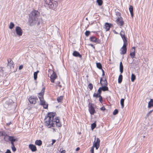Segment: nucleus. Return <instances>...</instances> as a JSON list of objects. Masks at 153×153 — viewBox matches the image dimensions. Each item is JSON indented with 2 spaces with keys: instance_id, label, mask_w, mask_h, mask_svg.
I'll list each match as a JSON object with an SVG mask.
<instances>
[{
  "instance_id": "nucleus-1",
  "label": "nucleus",
  "mask_w": 153,
  "mask_h": 153,
  "mask_svg": "<svg viewBox=\"0 0 153 153\" xmlns=\"http://www.w3.org/2000/svg\"><path fill=\"white\" fill-rule=\"evenodd\" d=\"M55 117V114L51 112L48 113V116L45 119V124L46 126L49 128L53 126L54 124H56L57 126L60 127L61 124L59 122V119L58 118Z\"/></svg>"
},
{
  "instance_id": "nucleus-2",
  "label": "nucleus",
  "mask_w": 153,
  "mask_h": 153,
  "mask_svg": "<svg viewBox=\"0 0 153 153\" xmlns=\"http://www.w3.org/2000/svg\"><path fill=\"white\" fill-rule=\"evenodd\" d=\"M39 13L37 11L33 10L30 13L29 15V22L31 25H33L36 23L39 25V22H38L39 17Z\"/></svg>"
},
{
  "instance_id": "nucleus-3",
  "label": "nucleus",
  "mask_w": 153,
  "mask_h": 153,
  "mask_svg": "<svg viewBox=\"0 0 153 153\" xmlns=\"http://www.w3.org/2000/svg\"><path fill=\"white\" fill-rule=\"evenodd\" d=\"M120 35L121 36L123 41V45L120 49L121 52L120 53L121 54H125L126 52V46L127 45V38L125 36V32L124 31L121 30L120 33Z\"/></svg>"
},
{
  "instance_id": "nucleus-4",
  "label": "nucleus",
  "mask_w": 153,
  "mask_h": 153,
  "mask_svg": "<svg viewBox=\"0 0 153 153\" xmlns=\"http://www.w3.org/2000/svg\"><path fill=\"white\" fill-rule=\"evenodd\" d=\"M44 5L46 7L55 9L58 5L57 3L53 0H44Z\"/></svg>"
},
{
  "instance_id": "nucleus-5",
  "label": "nucleus",
  "mask_w": 153,
  "mask_h": 153,
  "mask_svg": "<svg viewBox=\"0 0 153 153\" xmlns=\"http://www.w3.org/2000/svg\"><path fill=\"white\" fill-rule=\"evenodd\" d=\"M100 139L98 138H96V137H95L94 141L93 144V146L96 148V149H97L100 146Z\"/></svg>"
},
{
  "instance_id": "nucleus-6",
  "label": "nucleus",
  "mask_w": 153,
  "mask_h": 153,
  "mask_svg": "<svg viewBox=\"0 0 153 153\" xmlns=\"http://www.w3.org/2000/svg\"><path fill=\"white\" fill-rule=\"evenodd\" d=\"M38 98L36 97L31 96L28 99L30 103L32 104H35L36 103Z\"/></svg>"
},
{
  "instance_id": "nucleus-7",
  "label": "nucleus",
  "mask_w": 153,
  "mask_h": 153,
  "mask_svg": "<svg viewBox=\"0 0 153 153\" xmlns=\"http://www.w3.org/2000/svg\"><path fill=\"white\" fill-rule=\"evenodd\" d=\"M16 31L17 34L19 36H21L22 34V31L20 27L17 26L16 28Z\"/></svg>"
},
{
  "instance_id": "nucleus-8",
  "label": "nucleus",
  "mask_w": 153,
  "mask_h": 153,
  "mask_svg": "<svg viewBox=\"0 0 153 153\" xmlns=\"http://www.w3.org/2000/svg\"><path fill=\"white\" fill-rule=\"evenodd\" d=\"M116 22L117 24L120 26H123L124 25V22L121 17H118L116 20Z\"/></svg>"
},
{
  "instance_id": "nucleus-9",
  "label": "nucleus",
  "mask_w": 153,
  "mask_h": 153,
  "mask_svg": "<svg viewBox=\"0 0 153 153\" xmlns=\"http://www.w3.org/2000/svg\"><path fill=\"white\" fill-rule=\"evenodd\" d=\"M88 110L91 115H93L95 113V110L92 106V104H91L89 105L88 106Z\"/></svg>"
},
{
  "instance_id": "nucleus-10",
  "label": "nucleus",
  "mask_w": 153,
  "mask_h": 153,
  "mask_svg": "<svg viewBox=\"0 0 153 153\" xmlns=\"http://www.w3.org/2000/svg\"><path fill=\"white\" fill-rule=\"evenodd\" d=\"M51 71L53 72V73L50 76L51 81L52 82L54 83V80L57 78V76L54 71Z\"/></svg>"
},
{
  "instance_id": "nucleus-11",
  "label": "nucleus",
  "mask_w": 153,
  "mask_h": 153,
  "mask_svg": "<svg viewBox=\"0 0 153 153\" xmlns=\"http://www.w3.org/2000/svg\"><path fill=\"white\" fill-rule=\"evenodd\" d=\"M44 94V92H41L38 95V97L40 100V102H42V103L44 102V100H45L43 98Z\"/></svg>"
},
{
  "instance_id": "nucleus-12",
  "label": "nucleus",
  "mask_w": 153,
  "mask_h": 153,
  "mask_svg": "<svg viewBox=\"0 0 153 153\" xmlns=\"http://www.w3.org/2000/svg\"><path fill=\"white\" fill-rule=\"evenodd\" d=\"M100 83L101 85L107 86V82L106 79H102V78H101L100 80Z\"/></svg>"
},
{
  "instance_id": "nucleus-13",
  "label": "nucleus",
  "mask_w": 153,
  "mask_h": 153,
  "mask_svg": "<svg viewBox=\"0 0 153 153\" xmlns=\"http://www.w3.org/2000/svg\"><path fill=\"white\" fill-rule=\"evenodd\" d=\"M29 148L32 152H35L37 150L36 146L33 144H30Z\"/></svg>"
},
{
  "instance_id": "nucleus-14",
  "label": "nucleus",
  "mask_w": 153,
  "mask_h": 153,
  "mask_svg": "<svg viewBox=\"0 0 153 153\" xmlns=\"http://www.w3.org/2000/svg\"><path fill=\"white\" fill-rule=\"evenodd\" d=\"M17 139L12 136H10V142L11 144H15L16 141H17Z\"/></svg>"
},
{
  "instance_id": "nucleus-15",
  "label": "nucleus",
  "mask_w": 153,
  "mask_h": 153,
  "mask_svg": "<svg viewBox=\"0 0 153 153\" xmlns=\"http://www.w3.org/2000/svg\"><path fill=\"white\" fill-rule=\"evenodd\" d=\"M73 55L75 57H79L80 58L82 57L81 55H80L78 52L76 51H74L73 53Z\"/></svg>"
},
{
  "instance_id": "nucleus-16",
  "label": "nucleus",
  "mask_w": 153,
  "mask_h": 153,
  "mask_svg": "<svg viewBox=\"0 0 153 153\" xmlns=\"http://www.w3.org/2000/svg\"><path fill=\"white\" fill-rule=\"evenodd\" d=\"M110 27L109 23H106L105 25V28L106 29V31H108L109 30Z\"/></svg>"
},
{
  "instance_id": "nucleus-17",
  "label": "nucleus",
  "mask_w": 153,
  "mask_h": 153,
  "mask_svg": "<svg viewBox=\"0 0 153 153\" xmlns=\"http://www.w3.org/2000/svg\"><path fill=\"white\" fill-rule=\"evenodd\" d=\"M44 102L42 103V102H40V105H42L44 108H47L48 107V104L47 103H46L45 100H44Z\"/></svg>"
},
{
  "instance_id": "nucleus-18",
  "label": "nucleus",
  "mask_w": 153,
  "mask_h": 153,
  "mask_svg": "<svg viewBox=\"0 0 153 153\" xmlns=\"http://www.w3.org/2000/svg\"><path fill=\"white\" fill-rule=\"evenodd\" d=\"M129 10L130 11V13L131 16L133 17V7L131 5L130 6L129 8Z\"/></svg>"
},
{
  "instance_id": "nucleus-19",
  "label": "nucleus",
  "mask_w": 153,
  "mask_h": 153,
  "mask_svg": "<svg viewBox=\"0 0 153 153\" xmlns=\"http://www.w3.org/2000/svg\"><path fill=\"white\" fill-rule=\"evenodd\" d=\"M153 106V100L151 99L150 101L149 102L148 107L149 108Z\"/></svg>"
},
{
  "instance_id": "nucleus-20",
  "label": "nucleus",
  "mask_w": 153,
  "mask_h": 153,
  "mask_svg": "<svg viewBox=\"0 0 153 153\" xmlns=\"http://www.w3.org/2000/svg\"><path fill=\"white\" fill-rule=\"evenodd\" d=\"M35 143L38 146H40L42 144V141L40 140H37L36 141Z\"/></svg>"
},
{
  "instance_id": "nucleus-21",
  "label": "nucleus",
  "mask_w": 153,
  "mask_h": 153,
  "mask_svg": "<svg viewBox=\"0 0 153 153\" xmlns=\"http://www.w3.org/2000/svg\"><path fill=\"white\" fill-rule=\"evenodd\" d=\"M123 79V76L122 75L120 74L118 77V82L119 83H120L122 81Z\"/></svg>"
},
{
  "instance_id": "nucleus-22",
  "label": "nucleus",
  "mask_w": 153,
  "mask_h": 153,
  "mask_svg": "<svg viewBox=\"0 0 153 153\" xmlns=\"http://www.w3.org/2000/svg\"><path fill=\"white\" fill-rule=\"evenodd\" d=\"M63 98V96H60L59 97H58L57 99V101L59 102H61Z\"/></svg>"
},
{
  "instance_id": "nucleus-23",
  "label": "nucleus",
  "mask_w": 153,
  "mask_h": 153,
  "mask_svg": "<svg viewBox=\"0 0 153 153\" xmlns=\"http://www.w3.org/2000/svg\"><path fill=\"white\" fill-rule=\"evenodd\" d=\"M102 90L103 91H105L108 90V88L106 86H103L102 87H101Z\"/></svg>"
},
{
  "instance_id": "nucleus-24",
  "label": "nucleus",
  "mask_w": 153,
  "mask_h": 153,
  "mask_svg": "<svg viewBox=\"0 0 153 153\" xmlns=\"http://www.w3.org/2000/svg\"><path fill=\"white\" fill-rule=\"evenodd\" d=\"M91 41L94 42H96L97 39L95 36H92L90 38Z\"/></svg>"
},
{
  "instance_id": "nucleus-25",
  "label": "nucleus",
  "mask_w": 153,
  "mask_h": 153,
  "mask_svg": "<svg viewBox=\"0 0 153 153\" xmlns=\"http://www.w3.org/2000/svg\"><path fill=\"white\" fill-rule=\"evenodd\" d=\"M11 148L12 151L13 152H15L16 151V148L15 146V144H11Z\"/></svg>"
},
{
  "instance_id": "nucleus-26",
  "label": "nucleus",
  "mask_w": 153,
  "mask_h": 153,
  "mask_svg": "<svg viewBox=\"0 0 153 153\" xmlns=\"http://www.w3.org/2000/svg\"><path fill=\"white\" fill-rule=\"evenodd\" d=\"M136 79L135 76L134 74H132L131 75V79L132 82H133Z\"/></svg>"
},
{
  "instance_id": "nucleus-27",
  "label": "nucleus",
  "mask_w": 153,
  "mask_h": 153,
  "mask_svg": "<svg viewBox=\"0 0 153 153\" xmlns=\"http://www.w3.org/2000/svg\"><path fill=\"white\" fill-rule=\"evenodd\" d=\"M4 138L6 141L8 142L10 141V136L6 135L4 136Z\"/></svg>"
},
{
  "instance_id": "nucleus-28",
  "label": "nucleus",
  "mask_w": 153,
  "mask_h": 153,
  "mask_svg": "<svg viewBox=\"0 0 153 153\" xmlns=\"http://www.w3.org/2000/svg\"><path fill=\"white\" fill-rule=\"evenodd\" d=\"M39 72V71H38L34 73V78L35 80H36L37 78L38 73Z\"/></svg>"
},
{
  "instance_id": "nucleus-29",
  "label": "nucleus",
  "mask_w": 153,
  "mask_h": 153,
  "mask_svg": "<svg viewBox=\"0 0 153 153\" xmlns=\"http://www.w3.org/2000/svg\"><path fill=\"white\" fill-rule=\"evenodd\" d=\"M124 99H122L120 100V104L121 105V107L122 108H123L124 107Z\"/></svg>"
},
{
  "instance_id": "nucleus-30",
  "label": "nucleus",
  "mask_w": 153,
  "mask_h": 153,
  "mask_svg": "<svg viewBox=\"0 0 153 153\" xmlns=\"http://www.w3.org/2000/svg\"><path fill=\"white\" fill-rule=\"evenodd\" d=\"M9 102L7 101L4 105V106L6 108H9Z\"/></svg>"
},
{
  "instance_id": "nucleus-31",
  "label": "nucleus",
  "mask_w": 153,
  "mask_h": 153,
  "mask_svg": "<svg viewBox=\"0 0 153 153\" xmlns=\"http://www.w3.org/2000/svg\"><path fill=\"white\" fill-rule=\"evenodd\" d=\"M97 67L99 69H102V66L101 63L100 62L97 63H96Z\"/></svg>"
},
{
  "instance_id": "nucleus-32",
  "label": "nucleus",
  "mask_w": 153,
  "mask_h": 153,
  "mask_svg": "<svg viewBox=\"0 0 153 153\" xmlns=\"http://www.w3.org/2000/svg\"><path fill=\"white\" fill-rule=\"evenodd\" d=\"M97 2L98 4L100 5H101L102 4V0H97Z\"/></svg>"
},
{
  "instance_id": "nucleus-33",
  "label": "nucleus",
  "mask_w": 153,
  "mask_h": 153,
  "mask_svg": "<svg viewBox=\"0 0 153 153\" xmlns=\"http://www.w3.org/2000/svg\"><path fill=\"white\" fill-rule=\"evenodd\" d=\"M96 125L95 123L92 124L91 125V128L93 130L96 127Z\"/></svg>"
},
{
  "instance_id": "nucleus-34",
  "label": "nucleus",
  "mask_w": 153,
  "mask_h": 153,
  "mask_svg": "<svg viewBox=\"0 0 153 153\" xmlns=\"http://www.w3.org/2000/svg\"><path fill=\"white\" fill-rule=\"evenodd\" d=\"M135 52H131L130 53V56L131 57L132 59H133L134 58L135 56Z\"/></svg>"
},
{
  "instance_id": "nucleus-35",
  "label": "nucleus",
  "mask_w": 153,
  "mask_h": 153,
  "mask_svg": "<svg viewBox=\"0 0 153 153\" xmlns=\"http://www.w3.org/2000/svg\"><path fill=\"white\" fill-rule=\"evenodd\" d=\"M3 70L2 69V68L0 67V76H2L3 75Z\"/></svg>"
},
{
  "instance_id": "nucleus-36",
  "label": "nucleus",
  "mask_w": 153,
  "mask_h": 153,
  "mask_svg": "<svg viewBox=\"0 0 153 153\" xmlns=\"http://www.w3.org/2000/svg\"><path fill=\"white\" fill-rule=\"evenodd\" d=\"M88 87L89 89L92 90L93 88V85L92 84L90 83L88 85Z\"/></svg>"
},
{
  "instance_id": "nucleus-37",
  "label": "nucleus",
  "mask_w": 153,
  "mask_h": 153,
  "mask_svg": "<svg viewBox=\"0 0 153 153\" xmlns=\"http://www.w3.org/2000/svg\"><path fill=\"white\" fill-rule=\"evenodd\" d=\"M90 32L89 31H86L85 33V34L87 36H88L90 34Z\"/></svg>"
},
{
  "instance_id": "nucleus-38",
  "label": "nucleus",
  "mask_w": 153,
  "mask_h": 153,
  "mask_svg": "<svg viewBox=\"0 0 153 153\" xmlns=\"http://www.w3.org/2000/svg\"><path fill=\"white\" fill-rule=\"evenodd\" d=\"M118 113V111L117 109L115 110L113 112V114L115 115Z\"/></svg>"
},
{
  "instance_id": "nucleus-39",
  "label": "nucleus",
  "mask_w": 153,
  "mask_h": 153,
  "mask_svg": "<svg viewBox=\"0 0 153 153\" xmlns=\"http://www.w3.org/2000/svg\"><path fill=\"white\" fill-rule=\"evenodd\" d=\"M120 70L121 74L123 72V66H120Z\"/></svg>"
},
{
  "instance_id": "nucleus-40",
  "label": "nucleus",
  "mask_w": 153,
  "mask_h": 153,
  "mask_svg": "<svg viewBox=\"0 0 153 153\" xmlns=\"http://www.w3.org/2000/svg\"><path fill=\"white\" fill-rule=\"evenodd\" d=\"M14 26V24L13 23H10V29H12Z\"/></svg>"
},
{
  "instance_id": "nucleus-41",
  "label": "nucleus",
  "mask_w": 153,
  "mask_h": 153,
  "mask_svg": "<svg viewBox=\"0 0 153 153\" xmlns=\"http://www.w3.org/2000/svg\"><path fill=\"white\" fill-rule=\"evenodd\" d=\"M99 94L98 93L97 94L96 93H94L93 95V96L94 97H99Z\"/></svg>"
},
{
  "instance_id": "nucleus-42",
  "label": "nucleus",
  "mask_w": 153,
  "mask_h": 153,
  "mask_svg": "<svg viewBox=\"0 0 153 153\" xmlns=\"http://www.w3.org/2000/svg\"><path fill=\"white\" fill-rule=\"evenodd\" d=\"M102 90V89L101 88V87H100L98 89V93L99 94V95H100V94H101Z\"/></svg>"
},
{
  "instance_id": "nucleus-43",
  "label": "nucleus",
  "mask_w": 153,
  "mask_h": 153,
  "mask_svg": "<svg viewBox=\"0 0 153 153\" xmlns=\"http://www.w3.org/2000/svg\"><path fill=\"white\" fill-rule=\"evenodd\" d=\"M9 79L7 78H6L5 80H4V83H5V82H6L7 81L9 83H10V82H9Z\"/></svg>"
},
{
  "instance_id": "nucleus-44",
  "label": "nucleus",
  "mask_w": 153,
  "mask_h": 153,
  "mask_svg": "<svg viewBox=\"0 0 153 153\" xmlns=\"http://www.w3.org/2000/svg\"><path fill=\"white\" fill-rule=\"evenodd\" d=\"M99 97H100V98L99 99V100L100 101V102H101L102 101V97L100 95H99Z\"/></svg>"
},
{
  "instance_id": "nucleus-45",
  "label": "nucleus",
  "mask_w": 153,
  "mask_h": 153,
  "mask_svg": "<svg viewBox=\"0 0 153 153\" xmlns=\"http://www.w3.org/2000/svg\"><path fill=\"white\" fill-rule=\"evenodd\" d=\"M94 147H93V146H92L91 147V153H94Z\"/></svg>"
},
{
  "instance_id": "nucleus-46",
  "label": "nucleus",
  "mask_w": 153,
  "mask_h": 153,
  "mask_svg": "<svg viewBox=\"0 0 153 153\" xmlns=\"http://www.w3.org/2000/svg\"><path fill=\"white\" fill-rule=\"evenodd\" d=\"M23 66L22 65H20L19 68V70H21L23 68Z\"/></svg>"
},
{
  "instance_id": "nucleus-47",
  "label": "nucleus",
  "mask_w": 153,
  "mask_h": 153,
  "mask_svg": "<svg viewBox=\"0 0 153 153\" xmlns=\"http://www.w3.org/2000/svg\"><path fill=\"white\" fill-rule=\"evenodd\" d=\"M131 52H135V48L134 47L131 49Z\"/></svg>"
},
{
  "instance_id": "nucleus-48",
  "label": "nucleus",
  "mask_w": 153,
  "mask_h": 153,
  "mask_svg": "<svg viewBox=\"0 0 153 153\" xmlns=\"http://www.w3.org/2000/svg\"><path fill=\"white\" fill-rule=\"evenodd\" d=\"M61 153H65L66 152V151L65 150H63L62 151H61V149L59 151Z\"/></svg>"
},
{
  "instance_id": "nucleus-49",
  "label": "nucleus",
  "mask_w": 153,
  "mask_h": 153,
  "mask_svg": "<svg viewBox=\"0 0 153 153\" xmlns=\"http://www.w3.org/2000/svg\"><path fill=\"white\" fill-rule=\"evenodd\" d=\"M105 109V108L104 107H102L100 108V109L102 111H104Z\"/></svg>"
},
{
  "instance_id": "nucleus-50",
  "label": "nucleus",
  "mask_w": 153,
  "mask_h": 153,
  "mask_svg": "<svg viewBox=\"0 0 153 153\" xmlns=\"http://www.w3.org/2000/svg\"><path fill=\"white\" fill-rule=\"evenodd\" d=\"M4 135V133L2 132H0V136H3Z\"/></svg>"
},
{
  "instance_id": "nucleus-51",
  "label": "nucleus",
  "mask_w": 153,
  "mask_h": 153,
  "mask_svg": "<svg viewBox=\"0 0 153 153\" xmlns=\"http://www.w3.org/2000/svg\"><path fill=\"white\" fill-rule=\"evenodd\" d=\"M10 68H11V65H13V62L12 61L10 60Z\"/></svg>"
},
{
  "instance_id": "nucleus-52",
  "label": "nucleus",
  "mask_w": 153,
  "mask_h": 153,
  "mask_svg": "<svg viewBox=\"0 0 153 153\" xmlns=\"http://www.w3.org/2000/svg\"><path fill=\"white\" fill-rule=\"evenodd\" d=\"M56 142V140H52V145H53V143H54Z\"/></svg>"
},
{
  "instance_id": "nucleus-53",
  "label": "nucleus",
  "mask_w": 153,
  "mask_h": 153,
  "mask_svg": "<svg viewBox=\"0 0 153 153\" xmlns=\"http://www.w3.org/2000/svg\"><path fill=\"white\" fill-rule=\"evenodd\" d=\"M4 153H10V149H7V152Z\"/></svg>"
},
{
  "instance_id": "nucleus-54",
  "label": "nucleus",
  "mask_w": 153,
  "mask_h": 153,
  "mask_svg": "<svg viewBox=\"0 0 153 153\" xmlns=\"http://www.w3.org/2000/svg\"><path fill=\"white\" fill-rule=\"evenodd\" d=\"M102 76H104V70L102 69Z\"/></svg>"
},
{
  "instance_id": "nucleus-55",
  "label": "nucleus",
  "mask_w": 153,
  "mask_h": 153,
  "mask_svg": "<svg viewBox=\"0 0 153 153\" xmlns=\"http://www.w3.org/2000/svg\"><path fill=\"white\" fill-rule=\"evenodd\" d=\"M10 125V123H7L6 124V126L5 127V128L6 127H7V126H9Z\"/></svg>"
},
{
  "instance_id": "nucleus-56",
  "label": "nucleus",
  "mask_w": 153,
  "mask_h": 153,
  "mask_svg": "<svg viewBox=\"0 0 153 153\" xmlns=\"http://www.w3.org/2000/svg\"><path fill=\"white\" fill-rule=\"evenodd\" d=\"M153 111V110H151L149 112V114H150L151 113H152Z\"/></svg>"
},
{
  "instance_id": "nucleus-57",
  "label": "nucleus",
  "mask_w": 153,
  "mask_h": 153,
  "mask_svg": "<svg viewBox=\"0 0 153 153\" xmlns=\"http://www.w3.org/2000/svg\"><path fill=\"white\" fill-rule=\"evenodd\" d=\"M120 66H123L122 62H120Z\"/></svg>"
},
{
  "instance_id": "nucleus-58",
  "label": "nucleus",
  "mask_w": 153,
  "mask_h": 153,
  "mask_svg": "<svg viewBox=\"0 0 153 153\" xmlns=\"http://www.w3.org/2000/svg\"><path fill=\"white\" fill-rule=\"evenodd\" d=\"M90 45H91V47H93L94 48V45H92V44H91Z\"/></svg>"
},
{
  "instance_id": "nucleus-59",
  "label": "nucleus",
  "mask_w": 153,
  "mask_h": 153,
  "mask_svg": "<svg viewBox=\"0 0 153 153\" xmlns=\"http://www.w3.org/2000/svg\"><path fill=\"white\" fill-rule=\"evenodd\" d=\"M79 147H78L76 149V151H77L78 150H79Z\"/></svg>"
},
{
  "instance_id": "nucleus-60",
  "label": "nucleus",
  "mask_w": 153,
  "mask_h": 153,
  "mask_svg": "<svg viewBox=\"0 0 153 153\" xmlns=\"http://www.w3.org/2000/svg\"><path fill=\"white\" fill-rule=\"evenodd\" d=\"M149 113H148V114H147V115H146V117H148L149 116Z\"/></svg>"
},
{
  "instance_id": "nucleus-61",
  "label": "nucleus",
  "mask_w": 153,
  "mask_h": 153,
  "mask_svg": "<svg viewBox=\"0 0 153 153\" xmlns=\"http://www.w3.org/2000/svg\"><path fill=\"white\" fill-rule=\"evenodd\" d=\"M7 61H8V63H10V62L9 61L8 59L7 60Z\"/></svg>"
},
{
  "instance_id": "nucleus-62",
  "label": "nucleus",
  "mask_w": 153,
  "mask_h": 153,
  "mask_svg": "<svg viewBox=\"0 0 153 153\" xmlns=\"http://www.w3.org/2000/svg\"><path fill=\"white\" fill-rule=\"evenodd\" d=\"M12 67H13V68H14V66H13V65Z\"/></svg>"
},
{
  "instance_id": "nucleus-63",
  "label": "nucleus",
  "mask_w": 153,
  "mask_h": 153,
  "mask_svg": "<svg viewBox=\"0 0 153 153\" xmlns=\"http://www.w3.org/2000/svg\"><path fill=\"white\" fill-rule=\"evenodd\" d=\"M86 20H87V19H88L87 18H86Z\"/></svg>"
},
{
  "instance_id": "nucleus-64",
  "label": "nucleus",
  "mask_w": 153,
  "mask_h": 153,
  "mask_svg": "<svg viewBox=\"0 0 153 153\" xmlns=\"http://www.w3.org/2000/svg\"><path fill=\"white\" fill-rule=\"evenodd\" d=\"M53 130H54V131H55V130H54V128H53Z\"/></svg>"
}]
</instances>
